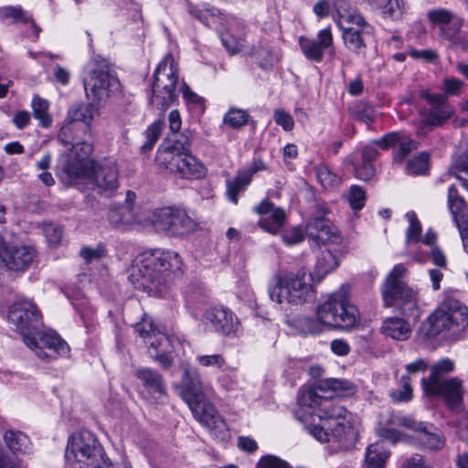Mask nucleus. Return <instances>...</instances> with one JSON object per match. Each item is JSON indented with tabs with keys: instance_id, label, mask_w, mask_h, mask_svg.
Masks as SVG:
<instances>
[{
	"instance_id": "nucleus-61",
	"label": "nucleus",
	"mask_w": 468,
	"mask_h": 468,
	"mask_svg": "<svg viewBox=\"0 0 468 468\" xmlns=\"http://www.w3.org/2000/svg\"><path fill=\"white\" fill-rule=\"evenodd\" d=\"M134 330L141 337L144 338L145 341L151 340L152 336L158 331L154 326L153 321L149 318H144L142 322L137 323L134 326Z\"/></svg>"
},
{
	"instance_id": "nucleus-34",
	"label": "nucleus",
	"mask_w": 468,
	"mask_h": 468,
	"mask_svg": "<svg viewBox=\"0 0 468 468\" xmlns=\"http://www.w3.org/2000/svg\"><path fill=\"white\" fill-rule=\"evenodd\" d=\"M318 390H332L337 396H349L356 391V385L345 378H325L317 384Z\"/></svg>"
},
{
	"instance_id": "nucleus-51",
	"label": "nucleus",
	"mask_w": 468,
	"mask_h": 468,
	"mask_svg": "<svg viewBox=\"0 0 468 468\" xmlns=\"http://www.w3.org/2000/svg\"><path fill=\"white\" fill-rule=\"evenodd\" d=\"M149 346L154 350L155 354L160 352H172V339L165 334L157 331L153 336L151 340L145 341Z\"/></svg>"
},
{
	"instance_id": "nucleus-62",
	"label": "nucleus",
	"mask_w": 468,
	"mask_h": 468,
	"mask_svg": "<svg viewBox=\"0 0 468 468\" xmlns=\"http://www.w3.org/2000/svg\"><path fill=\"white\" fill-rule=\"evenodd\" d=\"M273 119L275 122L282 126L284 131H291L293 129L294 121L292 116L282 109L274 111Z\"/></svg>"
},
{
	"instance_id": "nucleus-10",
	"label": "nucleus",
	"mask_w": 468,
	"mask_h": 468,
	"mask_svg": "<svg viewBox=\"0 0 468 468\" xmlns=\"http://www.w3.org/2000/svg\"><path fill=\"white\" fill-rule=\"evenodd\" d=\"M41 318L40 311L32 301L22 299L9 307L8 321L22 335L23 341L26 335H30L37 330L41 324Z\"/></svg>"
},
{
	"instance_id": "nucleus-42",
	"label": "nucleus",
	"mask_w": 468,
	"mask_h": 468,
	"mask_svg": "<svg viewBox=\"0 0 468 468\" xmlns=\"http://www.w3.org/2000/svg\"><path fill=\"white\" fill-rule=\"evenodd\" d=\"M31 108L35 119L39 121V124L42 127L48 128L51 126L53 120L48 112L49 102L47 100L35 95L32 99Z\"/></svg>"
},
{
	"instance_id": "nucleus-41",
	"label": "nucleus",
	"mask_w": 468,
	"mask_h": 468,
	"mask_svg": "<svg viewBox=\"0 0 468 468\" xmlns=\"http://www.w3.org/2000/svg\"><path fill=\"white\" fill-rule=\"evenodd\" d=\"M347 413L348 412L345 408L325 399L323 408L319 409L317 417L319 418L321 424H324V421L335 423V421H340V420H346Z\"/></svg>"
},
{
	"instance_id": "nucleus-60",
	"label": "nucleus",
	"mask_w": 468,
	"mask_h": 468,
	"mask_svg": "<svg viewBox=\"0 0 468 468\" xmlns=\"http://www.w3.org/2000/svg\"><path fill=\"white\" fill-rule=\"evenodd\" d=\"M80 255L85 260L87 263L98 261L105 255V248L102 245H98L96 248L83 247Z\"/></svg>"
},
{
	"instance_id": "nucleus-13",
	"label": "nucleus",
	"mask_w": 468,
	"mask_h": 468,
	"mask_svg": "<svg viewBox=\"0 0 468 468\" xmlns=\"http://www.w3.org/2000/svg\"><path fill=\"white\" fill-rule=\"evenodd\" d=\"M420 95L430 104V108L423 109L420 112V122L423 125L438 127L453 115L454 108L448 103V97L444 93H431L424 90Z\"/></svg>"
},
{
	"instance_id": "nucleus-12",
	"label": "nucleus",
	"mask_w": 468,
	"mask_h": 468,
	"mask_svg": "<svg viewBox=\"0 0 468 468\" xmlns=\"http://www.w3.org/2000/svg\"><path fill=\"white\" fill-rule=\"evenodd\" d=\"M202 323L211 331L226 336H238L240 323L236 314L228 307L217 305L208 307L202 314Z\"/></svg>"
},
{
	"instance_id": "nucleus-7",
	"label": "nucleus",
	"mask_w": 468,
	"mask_h": 468,
	"mask_svg": "<svg viewBox=\"0 0 468 468\" xmlns=\"http://www.w3.org/2000/svg\"><path fill=\"white\" fill-rule=\"evenodd\" d=\"M82 82L87 97L98 102L106 100L120 88V81L111 64L100 57L89 62Z\"/></svg>"
},
{
	"instance_id": "nucleus-8",
	"label": "nucleus",
	"mask_w": 468,
	"mask_h": 468,
	"mask_svg": "<svg viewBox=\"0 0 468 468\" xmlns=\"http://www.w3.org/2000/svg\"><path fill=\"white\" fill-rule=\"evenodd\" d=\"M154 77L150 102L156 110L165 112L177 97L178 67L171 54H166L159 62Z\"/></svg>"
},
{
	"instance_id": "nucleus-64",
	"label": "nucleus",
	"mask_w": 468,
	"mask_h": 468,
	"mask_svg": "<svg viewBox=\"0 0 468 468\" xmlns=\"http://www.w3.org/2000/svg\"><path fill=\"white\" fill-rule=\"evenodd\" d=\"M257 468H292L289 464L274 456V455H267L260 460L258 463Z\"/></svg>"
},
{
	"instance_id": "nucleus-24",
	"label": "nucleus",
	"mask_w": 468,
	"mask_h": 468,
	"mask_svg": "<svg viewBox=\"0 0 468 468\" xmlns=\"http://www.w3.org/2000/svg\"><path fill=\"white\" fill-rule=\"evenodd\" d=\"M267 169V165L261 158H255L250 165L239 171L233 179H228L226 186L229 200L234 204H237L239 200V194L247 188L250 184L253 176L258 172Z\"/></svg>"
},
{
	"instance_id": "nucleus-44",
	"label": "nucleus",
	"mask_w": 468,
	"mask_h": 468,
	"mask_svg": "<svg viewBox=\"0 0 468 468\" xmlns=\"http://www.w3.org/2000/svg\"><path fill=\"white\" fill-rule=\"evenodd\" d=\"M175 208L164 207L156 210L153 215V226L157 231L169 235Z\"/></svg>"
},
{
	"instance_id": "nucleus-20",
	"label": "nucleus",
	"mask_w": 468,
	"mask_h": 468,
	"mask_svg": "<svg viewBox=\"0 0 468 468\" xmlns=\"http://www.w3.org/2000/svg\"><path fill=\"white\" fill-rule=\"evenodd\" d=\"M447 203L458 228L463 249L468 253V205L453 185L448 188Z\"/></svg>"
},
{
	"instance_id": "nucleus-5",
	"label": "nucleus",
	"mask_w": 468,
	"mask_h": 468,
	"mask_svg": "<svg viewBox=\"0 0 468 468\" xmlns=\"http://www.w3.org/2000/svg\"><path fill=\"white\" fill-rule=\"evenodd\" d=\"M406 272L403 264L393 267L382 285V299L386 307L396 306L403 315L416 320L420 316L417 293L401 281Z\"/></svg>"
},
{
	"instance_id": "nucleus-23",
	"label": "nucleus",
	"mask_w": 468,
	"mask_h": 468,
	"mask_svg": "<svg viewBox=\"0 0 468 468\" xmlns=\"http://www.w3.org/2000/svg\"><path fill=\"white\" fill-rule=\"evenodd\" d=\"M300 48L304 57L314 62H321L324 58V51L334 44L330 27L320 30L316 38L301 36L298 39Z\"/></svg>"
},
{
	"instance_id": "nucleus-1",
	"label": "nucleus",
	"mask_w": 468,
	"mask_h": 468,
	"mask_svg": "<svg viewBox=\"0 0 468 468\" xmlns=\"http://www.w3.org/2000/svg\"><path fill=\"white\" fill-rule=\"evenodd\" d=\"M70 133L71 127L66 125L61 128L58 136L61 144L70 145V148L58 158L57 175L69 183L92 176L93 182L102 191L112 192L117 189L119 181L115 164L105 163L95 166L93 160L90 159L92 144L77 138L69 140Z\"/></svg>"
},
{
	"instance_id": "nucleus-29",
	"label": "nucleus",
	"mask_w": 468,
	"mask_h": 468,
	"mask_svg": "<svg viewBox=\"0 0 468 468\" xmlns=\"http://www.w3.org/2000/svg\"><path fill=\"white\" fill-rule=\"evenodd\" d=\"M317 386L315 388H301L299 390L298 405L303 411L309 415H317L319 409L323 408L325 401L317 394Z\"/></svg>"
},
{
	"instance_id": "nucleus-32",
	"label": "nucleus",
	"mask_w": 468,
	"mask_h": 468,
	"mask_svg": "<svg viewBox=\"0 0 468 468\" xmlns=\"http://www.w3.org/2000/svg\"><path fill=\"white\" fill-rule=\"evenodd\" d=\"M108 220L111 225L117 229L130 226L137 221L131 205L112 206L108 211Z\"/></svg>"
},
{
	"instance_id": "nucleus-2",
	"label": "nucleus",
	"mask_w": 468,
	"mask_h": 468,
	"mask_svg": "<svg viewBox=\"0 0 468 468\" xmlns=\"http://www.w3.org/2000/svg\"><path fill=\"white\" fill-rule=\"evenodd\" d=\"M183 273V260L176 251L157 249L133 260L128 279L135 289L161 297Z\"/></svg>"
},
{
	"instance_id": "nucleus-47",
	"label": "nucleus",
	"mask_w": 468,
	"mask_h": 468,
	"mask_svg": "<svg viewBox=\"0 0 468 468\" xmlns=\"http://www.w3.org/2000/svg\"><path fill=\"white\" fill-rule=\"evenodd\" d=\"M250 114L247 111L238 108H230L223 117V122L232 129L239 130L245 126Z\"/></svg>"
},
{
	"instance_id": "nucleus-55",
	"label": "nucleus",
	"mask_w": 468,
	"mask_h": 468,
	"mask_svg": "<svg viewBox=\"0 0 468 468\" xmlns=\"http://www.w3.org/2000/svg\"><path fill=\"white\" fill-rule=\"evenodd\" d=\"M281 238L286 245H295L304 239L303 229L300 226L281 230Z\"/></svg>"
},
{
	"instance_id": "nucleus-15",
	"label": "nucleus",
	"mask_w": 468,
	"mask_h": 468,
	"mask_svg": "<svg viewBox=\"0 0 468 468\" xmlns=\"http://www.w3.org/2000/svg\"><path fill=\"white\" fill-rule=\"evenodd\" d=\"M394 422L416 431V439L427 450L438 451L445 445V438L442 432L432 424L418 422L408 417H397Z\"/></svg>"
},
{
	"instance_id": "nucleus-59",
	"label": "nucleus",
	"mask_w": 468,
	"mask_h": 468,
	"mask_svg": "<svg viewBox=\"0 0 468 468\" xmlns=\"http://www.w3.org/2000/svg\"><path fill=\"white\" fill-rule=\"evenodd\" d=\"M355 176L356 178L364 181L370 180L375 175V165L373 163L361 159L359 164L354 165Z\"/></svg>"
},
{
	"instance_id": "nucleus-56",
	"label": "nucleus",
	"mask_w": 468,
	"mask_h": 468,
	"mask_svg": "<svg viewBox=\"0 0 468 468\" xmlns=\"http://www.w3.org/2000/svg\"><path fill=\"white\" fill-rule=\"evenodd\" d=\"M197 361L205 367L222 368L226 366V360L220 354L200 355L197 356Z\"/></svg>"
},
{
	"instance_id": "nucleus-3",
	"label": "nucleus",
	"mask_w": 468,
	"mask_h": 468,
	"mask_svg": "<svg viewBox=\"0 0 468 468\" xmlns=\"http://www.w3.org/2000/svg\"><path fill=\"white\" fill-rule=\"evenodd\" d=\"M156 162L161 168L182 179H199L207 174L204 165L190 154V141L185 135L165 142L157 150Z\"/></svg>"
},
{
	"instance_id": "nucleus-17",
	"label": "nucleus",
	"mask_w": 468,
	"mask_h": 468,
	"mask_svg": "<svg viewBox=\"0 0 468 468\" xmlns=\"http://www.w3.org/2000/svg\"><path fill=\"white\" fill-rule=\"evenodd\" d=\"M36 257V250L31 246L4 243L0 247V260L11 271H25L32 265Z\"/></svg>"
},
{
	"instance_id": "nucleus-53",
	"label": "nucleus",
	"mask_w": 468,
	"mask_h": 468,
	"mask_svg": "<svg viewBox=\"0 0 468 468\" xmlns=\"http://www.w3.org/2000/svg\"><path fill=\"white\" fill-rule=\"evenodd\" d=\"M8 19H12L13 22L27 23L28 19V14L24 12L21 7H0V21L5 22Z\"/></svg>"
},
{
	"instance_id": "nucleus-45",
	"label": "nucleus",
	"mask_w": 468,
	"mask_h": 468,
	"mask_svg": "<svg viewBox=\"0 0 468 468\" xmlns=\"http://www.w3.org/2000/svg\"><path fill=\"white\" fill-rule=\"evenodd\" d=\"M352 117L359 122L369 125L376 119L377 112L375 109L365 101H359L350 108Z\"/></svg>"
},
{
	"instance_id": "nucleus-52",
	"label": "nucleus",
	"mask_w": 468,
	"mask_h": 468,
	"mask_svg": "<svg viewBox=\"0 0 468 468\" xmlns=\"http://www.w3.org/2000/svg\"><path fill=\"white\" fill-rule=\"evenodd\" d=\"M163 129V122L160 121L152 123L145 131V143L141 146L143 153H147L152 150L155 143L157 142Z\"/></svg>"
},
{
	"instance_id": "nucleus-57",
	"label": "nucleus",
	"mask_w": 468,
	"mask_h": 468,
	"mask_svg": "<svg viewBox=\"0 0 468 468\" xmlns=\"http://www.w3.org/2000/svg\"><path fill=\"white\" fill-rule=\"evenodd\" d=\"M402 388L391 392V397L396 401H409L412 397V388L410 386V378L408 376L401 378Z\"/></svg>"
},
{
	"instance_id": "nucleus-38",
	"label": "nucleus",
	"mask_w": 468,
	"mask_h": 468,
	"mask_svg": "<svg viewBox=\"0 0 468 468\" xmlns=\"http://www.w3.org/2000/svg\"><path fill=\"white\" fill-rule=\"evenodd\" d=\"M3 438L6 446L13 452L25 453L29 450L30 440L22 431L9 430L4 433Z\"/></svg>"
},
{
	"instance_id": "nucleus-33",
	"label": "nucleus",
	"mask_w": 468,
	"mask_h": 468,
	"mask_svg": "<svg viewBox=\"0 0 468 468\" xmlns=\"http://www.w3.org/2000/svg\"><path fill=\"white\" fill-rule=\"evenodd\" d=\"M382 332L396 340H407L411 333L410 324L402 318L391 317L384 321Z\"/></svg>"
},
{
	"instance_id": "nucleus-46",
	"label": "nucleus",
	"mask_w": 468,
	"mask_h": 468,
	"mask_svg": "<svg viewBox=\"0 0 468 468\" xmlns=\"http://www.w3.org/2000/svg\"><path fill=\"white\" fill-rule=\"evenodd\" d=\"M322 325L324 324L318 318L316 320L309 316H299L293 320V326L304 335L321 333Z\"/></svg>"
},
{
	"instance_id": "nucleus-28",
	"label": "nucleus",
	"mask_w": 468,
	"mask_h": 468,
	"mask_svg": "<svg viewBox=\"0 0 468 468\" xmlns=\"http://www.w3.org/2000/svg\"><path fill=\"white\" fill-rule=\"evenodd\" d=\"M390 452L383 441L371 443L366 449L362 468H386Z\"/></svg>"
},
{
	"instance_id": "nucleus-30",
	"label": "nucleus",
	"mask_w": 468,
	"mask_h": 468,
	"mask_svg": "<svg viewBox=\"0 0 468 468\" xmlns=\"http://www.w3.org/2000/svg\"><path fill=\"white\" fill-rule=\"evenodd\" d=\"M183 398L186 403L197 401L205 397L202 391L201 378L196 371L186 370L183 378Z\"/></svg>"
},
{
	"instance_id": "nucleus-43",
	"label": "nucleus",
	"mask_w": 468,
	"mask_h": 468,
	"mask_svg": "<svg viewBox=\"0 0 468 468\" xmlns=\"http://www.w3.org/2000/svg\"><path fill=\"white\" fill-rule=\"evenodd\" d=\"M454 370V363L449 358L438 361L431 367V374L428 378L421 379V385L427 386L434 382L444 380L442 375L449 374Z\"/></svg>"
},
{
	"instance_id": "nucleus-22",
	"label": "nucleus",
	"mask_w": 468,
	"mask_h": 468,
	"mask_svg": "<svg viewBox=\"0 0 468 468\" xmlns=\"http://www.w3.org/2000/svg\"><path fill=\"white\" fill-rule=\"evenodd\" d=\"M305 231L317 244H339L342 241L338 229L324 217H313L306 224Z\"/></svg>"
},
{
	"instance_id": "nucleus-19",
	"label": "nucleus",
	"mask_w": 468,
	"mask_h": 468,
	"mask_svg": "<svg viewBox=\"0 0 468 468\" xmlns=\"http://www.w3.org/2000/svg\"><path fill=\"white\" fill-rule=\"evenodd\" d=\"M310 432L322 442L337 443L339 449H345L349 444V437L353 431L349 425L342 421H324V424L314 425Z\"/></svg>"
},
{
	"instance_id": "nucleus-26",
	"label": "nucleus",
	"mask_w": 468,
	"mask_h": 468,
	"mask_svg": "<svg viewBox=\"0 0 468 468\" xmlns=\"http://www.w3.org/2000/svg\"><path fill=\"white\" fill-rule=\"evenodd\" d=\"M254 210L261 215L259 225L262 229L271 234H276L282 230L286 219L283 209L274 207V205L268 200H263L255 207Z\"/></svg>"
},
{
	"instance_id": "nucleus-37",
	"label": "nucleus",
	"mask_w": 468,
	"mask_h": 468,
	"mask_svg": "<svg viewBox=\"0 0 468 468\" xmlns=\"http://www.w3.org/2000/svg\"><path fill=\"white\" fill-rule=\"evenodd\" d=\"M447 176H455L468 191V147L453 160Z\"/></svg>"
},
{
	"instance_id": "nucleus-50",
	"label": "nucleus",
	"mask_w": 468,
	"mask_h": 468,
	"mask_svg": "<svg viewBox=\"0 0 468 468\" xmlns=\"http://www.w3.org/2000/svg\"><path fill=\"white\" fill-rule=\"evenodd\" d=\"M409 221V227L406 230V243L420 242L421 237V225L414 211H409L406 214Z\"/></svg>"
},
{
	"instance_id": "nucleus-6",
	"label": "nucleus",
	"mask_w": 468,
	"mask_h": 468,
	"mask_svg": "<svg viewBox=\"0 0 468 468\" xmlns=\"http://www.w3.org/2000/svg\"><path fill=\"white\" fill-rule=\"evenodd\" d=\"M316 314L324 325L343 330H351L359 322V311L346 290L329 295L317 306Z\"/></svg>"
},
{
	"instance_id": "nucleus-35",
	"label": "nucleus",
	"mask_w": 468,
	"mask_h": 468,
	"mask_svg": "<svg viewBox=\"0 0 468 468\" xmlns=\"http://www.w3.org/2000/svg\"><path fill=\"white\" fill-rule=\"evenodd\" d=\"M196 222L181 209L175 208L169 235H184L196 229Z\"/></svg>"
},
{
	"instance_id": "nucleus-40",
	"label": "nucleus",
	"mask_w": 468,
	"mask_h": 468,
	"mask_svg": "<svg viewBox=\"0 0 468 468\" xmlns=\"http://www.w3.org/2000/svg\"><path fill=\"white\" fill-rule=\"evenodd\" d=\"M365 3L394 19L399 18L404 10L403 0H366Z\"/></svg>"
},
{
	"instance_id": "nucleus-49",
	"label": "nucleus",
	"mask_w": 468,
	"mask_h": 468,
	"mask_svg": "<svg viewBox=\"0 0 468 468\" xmlns=\"http://www.w3.org/2000/svg\"><path fill=\"white\" fill-rule=\"evenodd\" d=\"M315 175L324 188H333L340 184V177L332 172L328 165L321 164L315 167Z\"/></svg>"
},
{
	"instance_id": "nucleus-48",
	"label": "nucleus",
	"mask_w": 468,
	"mask_h": 468,
	"mask_svg": "<svg viewBox=\"0 0 468 468\" xmlns=\"http://www.w3.org/2000/svg\"><path fill=\"white\" fill-rule=\"evenodd\" d=\"M428 165L429 154L421 153L407 161L405 172L410 176L424 175L428 170Z\"/></svg>"
},
{
	"instance_id": "nucleus-18",
	"label": "nucleus",
	"mask_w": 468,
	"mask_h": 468,
	"mask_svg": "<svg viewBox=\"0 0 468 468\" xmlns=\"http://www.w3.org/2000/svg\"><path fill=\"white\" fill-rule=\"evenodd\" d=\"M373 144L383 150L393 146V162L397 165H401L406 157L418 147L416 141L400 132L388 133L380 139L374 141Z\"/></svg>"
},
{
	"instance_id": "nucleus-31",
	"label": "nucleus",
	"mask_w": 468,
	"mask_h": 468,
	"mask_svg": "<svg viewBox=\"0 0 468 468\" xmlns=\"http://www.w3.org/2000/svg\"><path fill=\"white\" fill-rule=\"evenodd\" d=\"M95 114V107L93 103H74L68 111L66 121L69 123L75 122H81L85 123V133L90 132V124L92 122Z\"/></svg>"
},
{
	"instance_id": "nucleus-36",
	"label": "nucleus",
	"mask_w": 468,
	"mask_h": 468,
	"mask_svg": "<svg viewBox=\"0 0 468 468\" xmlns=\"http://www.w3.org/2000/svg\"><path fill=\"white\" fill-rule=\"evenodd\" d=\"M338 258L331 250H322L317 256L314 275L323 279L338 266Z\"/></svg>"
},
{
	"instance_id": "nucleus-27",
	"label": "nucleus",
	"mask_w": 468,
	"mask_h": 468,
	"mask_svg": "<svg viewBox=\"0 0 468 468\" xmlns=\"http://www.w3.org/2000/svg\"><path fill=\"white\" fill-rule=\"evenodd\" d=\"M136 378L144 387L145 390L155 400H162L166 396V386L162 375L150 367H140L135 371Z\"/></svg>"
},
{
	"instance_id": "nucleus-63",
	"label": "nucleus",
	"mask_w": 468,
	"mask_h": 468,
	"mask_svg": "<svg viewBox=\"0 0 468 468\" xmlns=\"http://www.w3.org/2000/svg\"><path fill=\"white\" fill-rule=\"evenodd\" d=\"M409 56L417 60H421L424 62H434L438 55L435 50L427 48V49H416L414 48H409Z\"/></svg>"
},
{
	"instance_id": "nucleus-9",
	"label": "nucleus",
	"mask_w": 468,
	"mask_h": 468,
	"mask_svg": "<svg viewBox=\"0 0 468 468\" xmlns=\"http://www.w3.org/2000/svg\"><path fill=\"white\" fill-rule=\"evenodd\" d=\"M428 335L436 336L449 331L456 334L468 326V308L453 298L445 299L429 316Z\"/></svg>"
},
{
	"instance_id": "nucleus-14",
	"label": "nucleus",
	"mask_w": 468,
	"mask_h": 468,
	"mask_svg": "<svg viewBox=\"0 0 468 468\" xmlns=\"http://www.w3.org/2000/svg\"><path fill=\"white\" fill-rule=\"evenodd\" d=\"M424 393L430 396H439L452 410H459L463 406L464 388L463 381L457 378H450L439 382L422 387Z\"/></svg>"
},
{
	"instance_id": "nucleus-4",
	"label": "nucleus",
	"mask_w": 468,
	"mask_h": 468,
	"mask_svg": "<svg viewBox=\"0 0 468 468\" xmlns=\"http://www.w3.org/2000/svg\"><path fill=\"white\" fill-rule=\"evenodd\" d=\"M268 291L271 301L279 304L301 305L315 299L312 275L304 268L284 275L276 274Z\"/></svg>"
},
{
	"instance_id": "nucleus-39",
	"label": "nucleus",
	"mask_w": 468,
	"mask_h": 468,
	"mask_svg": "<svg viewBox=\"0 0 468 468\" xmlns=\"http://www.w3.org/2000/svg\"><path fill=\"white\" fill-rule=\"evenodd\" d=\"M334 7L337 16L336 23L339 27L356 21V16H362L347 0H335Z\"/></svg>"
},
{
	"instance_id": "nucleus-54",
	"label": "nucleus",
	"mask_w": 468,
	"mask_h": 468,
	"mask_svg": "<svg viewBox=\"0 0 468 468\" xmlns=\"http://www.w3.org/2000/svg\"><path fill=\"white\" fill-rule=\"evenodd\" d=\"M348 201L353 210H361L366 203V191L357 185L351 186Z\"/></svg>"
},
{
	"instance_id": "nucleus-58",
	"label": "nucleus",
	"mask_w": 468,
	"mask_h": 468,
	"mask_svg": "<svg viewBox=\"0 0 468 468\" xmlns=\"http://www.w3.org/2000/svg\"><path fill=\"white\" fill-rule=\"evenodd\" d=\"M43 233L47 241L51 246H57L60 243L62 237L61 229L54 223H45L43 225Z\"/></svg>"
},
{
	"instance_id": "nucleus-25",
	"label": "nucleus",
	"mask_w": 468,
	"mask_h": 468,
	"mask_svg": "<svg viewBox=\"0 0 468 468\" xmlns=\"http://www.w3.org/2000/svg\"><path fill=\"white\" fill-rule=\"evenodd\" d=\"M428 17L439 29L441 37L446 39L455 38L463 26V20L460 17L442 8L429 11Z\"/></svg>"
},
{
	"instance_id": "nucleus-16",
	"label": "nucleus",
	"mask_w": 468,
	"mask_h": 468,
	"mask_svg": "<svg viewBox=\"0 0 468 468\" xmlns=\"http://www.w3.org/2000/svg\"><path fill=\"white\" fill-rule=\"evenodd\" d=\"M195 419L203 426L214 431L215 435H224L228 431L225 420L206 397L187 403Z\"/></svg>"
},
{
	"instance_id": "nucleus-21",
	"label": "nucleus",
	"mask_w": 468,
	"mask_h": 468,
	"mask_svg": "<svg viewBox=\"0 0 468 468\" xmlns=\"http://www.w3.org/2000/svg\"><path fill=\"white\" fill-rule=\"evenodd\" d=\"M356 21L342 27V37L345 46L354 53H364L367 39L371 35L372 27L363 16H356Z\"/></svg>"
},
{
	"instance_id": "nucleus-11",
	"label": "nucleus",
	"mask_w": 468,
	"mask_h": 468,
	"mask_svg": "<svg viewBox=\"0 0 468 468\" xmlns=\"http://www.w3.org/2000/svg\"><path fill=\"white\" fill-rule=\"evenodd\" d=\"M24 343L43 360L54 359L69 353V345L58 335L52 333L36 330L32 335L25 336Z\"/></svg>"
}]
</instances>
